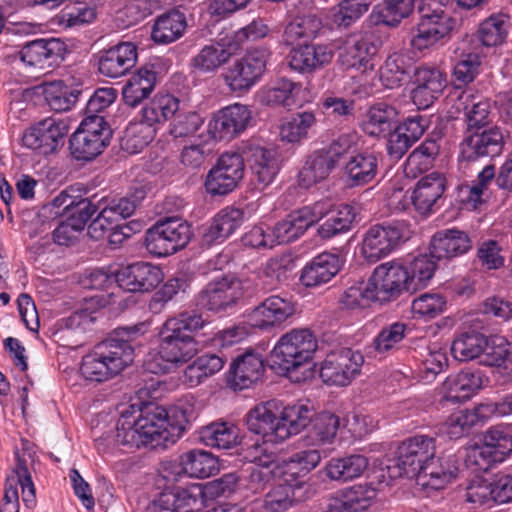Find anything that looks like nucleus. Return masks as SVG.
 <instances>
[{"label":"nucleus","mask_w":512,"mask_h":512,"mask_svg":"<svg viewBox=\"0 0 512 512\" xmlns=\"http://www.w3.org/2000/svg\"><path fill=\"white\" fill-rule=\"evenodd\" d=\"M435 440L425 435H416L404 441L398 448L395 459L380 462L375 469L379 483L406 477L415 480L423 490L445 488L456 479L458 467L452 457H435Z\"/></svg>","instance_id":"f257e3e1"},{"label":"nucleus","mask_w":512,"mask_h":512,"mask_svg":"<svg viewBox=\"0 0 512 512\" xmlns=\"http://www.w3.org/2000/svg\"><path fill=\"white\" fill-rule=\"evenodd\" d=\"M318 447L301 449L287 459H278L275 451L256 445L251 449L250 462L254 464L249 475L248 489L257 493L265 488L271 478L290 481L293 486H302L304 477L321 462Z\"/></svg>","instance_id":"f03ea898"},{"label":"nucleus","mask_w":512,"mask_h":512,"mask_svg":"<svg viewBox=\"0 0 512 512\" xmlns=\"http://www.w3.org/2000/svg\"><path fill=\"white\" fill-rule=\"evenodd\" d=\"M318 344L308 329H292L283 334L270 352L268 363L272 370L294 381L313 375L312 361Z\"/></svg>","instance_id":"7ed1b4c3"},{"label":"nucleus","mask_w":512,"mask_h":512,"mask_svg":"<svg viewBox=\"0 0 512 512\" xmlns=\"http://www.w3.org/2000/svg\"><path fill=\"white\" fill-rule=\"evenodd\" d=\"M198 352L195 338L165 321L158 329V343L145 359V368L154 374L170 373L187 364Z\"/></svg>","instance_id":"20e7f679"},{"label":"nucleus","mask_w":512,"mask_h":512,"mask_svg":"<svg viewBox=\"0 0 512 512\" xmlns=\"http://www.w3.org/2000/svg\"><path fill=\"white\" fill-rule=\"evenodd\" d=\"M134 359L135 351L128 341L110 339L83 356L80 373L87 381L105 382L119 375Z\"/></svg>","instance_id":"39448f33"},{"label":"nucleus","mask_w":512,"mask_h":512,"mask_svg":"<svg viewBox=\"0 0 512 512\" xmlns=\"http://www.w3.org/2000/svg\"><path fill=\"white\" fill-rule=\"evenodd\" d=\"M111 136L103 116L87 115L70 138L71 154L77 160H93L108 146Z\"/></svg>","instance_id":"423d86ee"},{"label":"nucleus","mask_w":512,"mask_h":512,"mask_svg":"<svg viewBox=\"0 0 512 512\" xmlns=\"http://www.w3.org/2000/svg\"><path fill=\"white\" fill-rule=\"evenodd\" d=\"M192 237L190 224L179 217H168L146 232L145 245L150 254L164 257L186 247Z\"/></svg>","instance_id":"0eeeda50"},{"label":"nucleus","mask_w":512,"mask_h":512,"mask_svg":"<svg viewBox=\"0 0 512 512\" xmlns=\"http://www.w3.org/2000/svg\"><path fill=\"white\" fill-rule=\"evenodd\" d=\"M33 463L34 459L29 451L23 450L21 453H17L15 467L6 480L4 503L0 512H19V488L26 508L33 509L35 507L36 492L30 473Z\"/></svg>","instance_id":"6e6552de"},{"label":"nucleus","mask_w":512,"mask_h":512,"mask_svg":"<svg viewBox=\"0 0 512 512\" xmlns=\"http://www.w3.org/2000/svg\"><path fill=\"white\" fill-rule=\"evenodd\" d=\"M408 234L409 228L403 222L374 225L363 234L360 254L366 261L375 263L390 255Z\"/></svg>","instance_id":"1a4fd4ad"},{"label":"nucleus","mask_w":512,"mask_h":512,"mask_svg":"<svg viewBox=\"0 0 512 512\" xmlns=\"http://www.w3.org/2000/svg\"><path fill=\"white\" fill-rule=\"evenodd\" d=\"M248 288L247 280L225 275L206 285L199 295V303L210 311L226 313L244 298Z\"/></svg>","instance_id":"9d476101"},{"label":"nucleus","mask_w":512,"mask_h":512,"mask_svg":"<svg viewBox=\"0 0 512 512\" xmlns=\"http://www.w3.org/2000/svg\"><path fill=\"white\" fill-rule=\"evenodd\" d=\"M69 130L66 121L48 117L30 127L22 135V144L39 155L55 153L63 145Z\"/></svg>","instance_id":"9b49d317"},{"label":"nucleus","mask_w":512,"mask_h":512,"mask_svg":"<svg viewBox=\"0 0 512 512\" xmlns=\"http://www.w3.org/2000/svg\"><path fill=\"white\" fill-rule=\"evenodd\" d=\"M269 57L265 48L248 51L223 74L226 85L234 92L249 90L264 74Z\"/></svg>","instance_id":"f8f14e48"},{"label":"nucleus","mask_w":512,"mask_h":512,"mask_svg":"<svg viewBox=\"0 0 512 512\" xmlns=\"http://www.w3.org/2000/svg\"><path fill=\"white\" fill-rule=\"evenodd\" d=\"M363 355L350 348L330 352L319 369L322 381L328 385L346 386L360 373Z\"/></svg>","instance_id":"ddd939ff"},{"label":"nucleus","mask_w":512,"mask_h":512,"mask_svg":"<svg viewBox=\"0 0 512 512\" xmlns=\"http://www.w3.org/2000/svg\"><path fill=\"white\" fill-rule=\"evenodd\" d=\"M65 47L56 38L37 39L23 45L19 50L8 56L9 62L27 69L51 67L63 58Z\"/></svg>","instance_id":"4468645a"},{"label":"nucleus","mask_w":512,"mask_h":512,"mask_svg":"<svg viewBox=\"0 0 512 512\" xmlns=\"http://www.w3.org/2000/svg\"><path fill=\"white\" fill-rule=\"evenodd\" d=\"M244 175V160L238 153H224L208 171L205 189L212 196L231 193Z\"/></svg>","instance_id":"2eb2a0df"},{"label":"nucleus","mask_w":512,"mask_h":512,"mask_svg":"<svg viewBox=\"0 0 512 512\" xmlns=\"http://www.w3.org/2000/svg\"><path fill=\"white\" fill-rule=\"evenodd\" d=\"M367 281L379 302L394 300L409 291L405 263L399 260L379 264Z\"/></svg>","instance_id":"dca6fc26"},{"label":"nucleus","mask_w":512,"mask_h":512,"mask_svg":"<svg viewBox=\"0 0 512 512\" xmlns=\"http://www.w3.org/2000/svg\"><path fill=\"white\" fill-rule=\"evenodd\" d=\"M296 313L295 303L279 295H271L247 314V323L261 330L279 328L288 322Z\"/></svg>","instance_id":"f3484780"},{"label":"nucleus","mask_w":512,"mask_h":512,"mask_svg":"<svg viewBox=\"0 0 512 512\" xmlns=\"http://www.w3.org/2000/svg\"><path fill=\"white\" fill-rule=\"evenodd\" d=\"M457 21L448 12L421 13L420 21L412 31L411 45L418 51L450 38Z\"/></svg>","instance_id":"a211bd4d"},{"label":"nucleus","mask_w":512,"mask_h":512,"mask_svg":"<svg viewBox=\"0 0 512 512\" xmlns=\"http://www.w3.org/2000/svg\"><path fill=\"white\" fill-rule=\"evenodd\" d=\"M246 424L251 433L261 436L263 440L262 444L256 442L248 448L246 458L249 460L251 449L254 446L259 445L271 450L269 444L282 442L277 432L280 421L279 407L275 401H267L250 409L246 415Z\"/></svg>","instance_id":"6ab92c4d"},{"label":"nucleus","mask_w":512,"mask_h":512,"mask_svg":"<svg viewBox=\"0 0 512 512\" xmlns=\"http://www.w3.org/2000/svg\"><path fill=\"white\" fill-rule=\"evenodd\" d=\"M378 50L379 43L372 36L354 34L343 43L339 59L347 69H355L365 74L374 70Z\"/></svg>","instance_id":"aec40b11"},{"label":"nucleus","mask_w":512,"mask_h":512,"mask_svg":"<svg viewBox=\"0 0 512 512\" xmlns=\"http://www.w3.org/2000/svg\"><path fill=\"white\" fill-rule=\"evenodd\" d=\"M252 112L247 105L234 103L216 113L208 124L209 134L215 140H231L249 126Z\"/></svg>","instance_id":"412c9836"},{"label":"nucleus","mask_w":512,"mask_h":512,"mask_svg":"<svg viewBox=\"0 0 512 512\" xmlns=\"http://www.w3.org/2000/svg\"><path fill=\"white\" fill-rule=\"evenodd\" d=\"M164 273L159 265L135 262L117 270L116 284L128 292H151L163 282Z\"/></svg>","instance_id":"4be33fe9"},{"label":"nucleus","mask_w":512,"mask_h":512,"mask_svg":"<svg viewBox=\"0 0 512 512\" xmlns=\"http://www.w3.org/2000/svg\"><path fill=\"white\" fill-rule=\"evenodd\" d=\"M206 504L205 488L200 483H193L185 488L165 490L153 501L156 511L202 512Z\"/></svg>","instance_id":"5701e85b"},{"label":"nucleus","mask_w":512,"mask_h":512,"mask_svg":"<svg viewBox=\"0 0 512 512\" xmlns=\"http://www.w3.org/2000/svg\"><path fill=\"white\" fill-rule=\"evenodd\" d=\"M411 96L418 109H427L442 95L447 86L446 74L434 66H420L414 72Z\"/></svg>","instance_id":"b1692460"},{"label":"nucleus","mask_w":512,"mask_h":512,"mask_svg":"<svg viewBox=\"0 0 512 512\" xmlns=\"http://www.w3.org/2000/svg\"><path fill=\"white\" fill-rule=\"evenodd\" d=\"M139 429L142 432L143 446H167L175 443L176 435L171 430L166 409L161 406L141 408Z\"/></svg>","instance_id":"393cba45"},{"label":"nucleus","mask_w":512,"mask_h":512,"mask_svg":"<svg viewBox=\"0 0 512 512\" xmlns=\"http://www.w3.org/2000/svg\"><path fill=\"white\" fill-rule=\"evenodd\" d=\"M489 383V378L480 370H462L449 375L440 388L442 398L450 402L471 399Z\"/></svg>","instance_id":"a878e982"},{"label":"nucleus","mask_w":512,"mask_h":512,"mask_svg":"<svg viewBox=\"0 0 512 512\" xmlns=\"http://www.w3.org/2000/svg\"><path fill=\"white\" fill-rule=\"evenodd\" d=\"M137 46L121 42L98 53V71L108 78L125 75L137 62Z\"/></svg>","instance_id":"bb28decb"},{"label":"nucleus","mask_w":512,"mask_h":512,"mask_svg":"<svg viewBox=\"0 0 512 512\" xmlns=\"http://www.w3.org/2000/svg\"><path fill=\"white\" fill-rule=\"evenodd\" d=\"M259 103L268 106H300L308 102V90L286 78L279 79L257 93Z\"/></svg>","instance_id":"cd10ccee"},{"label":"nucleus","mask_w":512,"mask_h":512,"mask_svg":"<svg viewBox=\"0 0 512 512\" xmlns=\"http://www.w3.org/2000/svg\"><path fill=\"white\" fill-rule=\"evenodd\" d=\"M253 174L256 187L263 190L275 180L280 171L277 152L260 146L247 147L244 151Z\"/></svg>","instance_id":"c85d7f7f"},{"label":"nucleus","mask_w":512,"mask_h":512,"mask_svg":"<svg viewBox=\"0 0 512 512\" xmlns=\"http://www.w3.org/2000/svg\"><path fill=\"white\" fill-rule=\"evenodd\" d=\"M340 141L333 143L327 151H320L311 155L299 172V184L305 188L328 177L336 166L342 151L338 147Z\"/></svg>","instance_id":"c756f323"},{"label":"nucleus","mask_w":512,"mask_h":512,"mask_svg":"<svg viewBox=\"0 0 512 512\" xmlns=\"http://www.w3.org/2000/svg\"><path fill=\"white\" fill-rule=\"evenodd\" d=\"M376 489L370 485H355L339 490L329 499L328 512H361L376 499Z\"/></svg>","instance_id":"7c9ffc66"},{"label":"nucleus","mask_w":512,"mask_h":512,"mask_svg":"<svg viewBox=\"0 0 512 512\" xmlns=\"http://www.w3.org/2000/svg\"><path fill=\"white\" fill-rule=\"evenodd\" d=\"M446 187V179L439 172H431L422 177L415 185L411 202L420 214L431 213L438 207Z\"/></svg>","instance_id":"2f4dec72"},{"label":"nucleus","mask_w":512,"mask_h":512,"mask_svg":"<svg viewBox=\"0 0 512 512\" xmlns=\"http://www.w3.org/2000/svg\"><path fill=\"white\" fill-rule=\"evenodd\" d=\"M264 373L261 356L248 352L237 357L230 365L228 383L234 390H243L258 382Z\"/></svg>","instance_id":"473e14b6"},{"label":"nucleus","mask_w":512,"mask_h":512,"mask_svg":"<svg viewBox=\"0 0 512 512\" xmlns=\"http://www.w3.org/2000/svg\"><path fill=\"white\" fill-rule=\"evenodd\" d=\"M342 265L343 261L337 254L321 253L303 267L300 281L306 287L323 285L338 274Z\"/></svg>","instance_id":"72a5a7b5"},{"label":"nucleus","mask_w":512,"mask_h":512,"mask_svg":"<svg viewBox=\"0 0 512 512\" xmlns=\"http://www.w3.org/2000/svg\"><path fill=\"white\" fill-rule=\"evenodd\" d=\"M333 52L327 45L305 44L293 48L289 53V66L292 70L313 72L331 62Z\"/></svg>","instance_id":"f704fd0d"},{"label":"nucleus","mask_w":512,"mask_h":512,"mask_svg":"<svg viewBox=\"0 0 512 512\" xmlns=\"http://www.w3.org/2000/svg\"><path fill=\"white\" fill-rule=\"evenodd\" d=\"M449 101H454L456 112H464L467 124L470 128H480L490 120L491 106L487 99L474 95L468 91L455 92L449 96Z\"/></svg>","instance_id":"c9c22d12"},{"label":"nucleus","mask_w":512,"mask_h":512,"mask_svg":"<svg viewBox=\"0 0 512 512\" xmlns=\"http://www.w3.org/2000/svg\"><path fill=\"white\" fill-rule=\"evenodd\" d=\"M471 247V239L465 232L447 229L433 236L430 252L435 259H451L467 253Z\"/></svg>","instance_id":"e433bc0d"},{"label":"nucleus","mask_w":512,"mask_h":512,"mask_svg":"<svg viewBox=\"0 0 512 512\" xmlns=\"http://www.w3.org/2000/svg\"><path fill=\"white\" fill-rule=\"evenodd\" d=\"M481 355L482 365L497 368L505 377V381H512V347L506 337L500 335L487 337V344Z\"/></svg>","instance_id":"4c0bfd02"},{"label":"nucleus","mask_w":512,"mask_h":512,"mask_svg":"<svg viewBox=\"0 0 512 512\" xmlns=\"http://www.w3.org/2000/svg\"><path fill=\"white\" fill-rule=\"evenodd\" d=\"M225 362L226 359L219 353H204L185 367L182 383L188 388H195L220 372Z\"/></svg>","instance_id":"58836bf2"},{"label":"nucleus","mask_w":512,"mask_h":512,"mask_svg":"<svg viewBox=\"0 0 512 512\" xmlns=\"http://www.w3.org/2000/svg\"><path fill=\"white\" fill-rule=\"evenodd\" d=\"M157 73L152 65H145L130 75L122 89L124 102L130 107L138 106L155 89Z\"/></svg>","instance_id":"ea45409f"},{"label":"nucleus","mask_w":512,"mask_h":512,"mask_svg":"<svg viewBox=\"0 0 512 512\" xmlns=\"http://www.w3.org/2000/svg\"><path fill=\"white\" fill-rule=\"evenodd\" d=\"M503 134L497 127L489 128L481 133H473L461 144L463 156L472 160L480 156H493L501 151Z\"/></svg>","instance_id":"a19ab883"},{"label":"nucleus","mask_w":512,"mask_h":512,"mask_svg":"<svg viewBox=\"0 0 512 512\" xmlns=\"http://www.w3.org/2000/svg\"><path fill=\"white\" fill-rule=\"evenodd\" d=\"M398 122L397 109L385 102L371 106L365 113L362 130L374 137H386Z\"/></svg>","instance_id":"79ce46f5"},{"label":"nucleus","mask_w":512,"mask_h":512,"mask_svg":"<svg viewBox=\"0 0 512 512\" xmlns=\"http://www.w3.org/2000/svg\"><path fill=\"white\" fill-rule=\"evenodd\" d=\"M370 460L360 454L331 458L323 472L332 481L348 482L360 477L368 468Z\"/></svg>","instance_id":"37998d69"},{"label":"nucleus","mask_w":512,"mask_h":512,"mask_svg":"<svg viewBox=\"0 0 512 512\" xmlns=\"http://www.w3.org/2000/svg\"><path fill=\"white\" fill-rule=\"evenodd\" d=\"M244 220V212L241 209L235 207L222 209L205 230L204 242L209 245L223 242L240 227Z\"/></svg>","instance_id":"c03bdc74"},{"label":"nucleus","mask_w":512,"mask_h":512,"mask_svg":"<svg viewBox=\"0 0 512 512\" xmlns=\"http://www.w3.org/2000/svg\"><path fill=\"white\" fill-rule=\"evenodd\" d=\"M271 480H277L278 483L266 494L264 500H254L246 505L253 507L252 512L259 507H263L265 512H284L297 502L296 491L302 486H293L290 481L277 477Z\"/></svg>","instance_id":"a18cd8bd"},{"label":"nucleus","mask_w":512,"mask_h":512,"mask_svg":"<svg viewBox=\"0 0 512 512\" xmlns=\"http://www.w3.org/2000/svg\"><path fill=\"white\" fill-rule=\"evenodd\" d=\"M378 157L371 151H360L352 154L347 160L345 175L353 186H361L372 182L378 173Z\"/></svg>","instance_id":"49530a36"},{"label":"nucleus","mask_w":512,"mask_h":512,"mask_svg":"<svg viewBox=\"0 0 512 512\" xmlns=\"http://www.w3.org/2000/svg\"><path fill=\"white\" fill-rule=\"evenodd\" d=\"M141 417V408L130 405L120 412L116 424L115 442L119 445L129 448H139L143 446V436L139 429Z\"/></svg>","instance_id":"de8ad7c7"},{"label":"nucleus","mask_w":512,"mask_h":512,"mask_svg":"<svg viewBox=\"0 0 512 512\" xmlns=\"http://www.w3.org/2000/svg\"><path fill=\"white\" fill-rule=\"evenodd\" d=\"M77 215L74 214L58 225L53 232L54 241L59 245H68L76 238V233L82 230L98 211V208L91 201L83 199L77 202Z\"/></svg>","instance_id":"09e8293b"},{"label":"nucleus","mask_w":512,"mask_h":512,"mask_svg":"<svg viewBox=\"0 0 512 512\" xmlns=\"http://www.w3.org/2000/svg\"><path fill=\"white\" fill-rule=\"evenodd\" d=\"M179 110V99L169 93H157L142 109L141 119L158 129Z\"/></svg>","instance_id":"8fccbe9b"},{"label":"nucleus","mask_w":512,"mask_h":512,"mask_svg":"<svg viewBox=\"0 0 512 512\" xmlns=\"http://www.w3.org/2000/svg\"><path fill=\"white\" fill-rule=\"evenodd\" d=\"M181 472L192 478H208L214 475L219 467L217 458L202 449H192L179 457Z\"/></svg>","instance_id":"3c124183"},{"label":"nucleus","mask_w":512,"mask_h":512,"mask_svg":"<svg viewBox=\"0 0 512 512\" xmlns=\"http://www.w3.org/2000/svg\"><path fill=\"white\" fill-rule=\"evenodd\" d=\"M312 415L311 408L302 403L287 405L279 410L280 427L277 432L281 441L299 434L312 421Z\"/></svg>","instance_id":"603ef678"},{"label":"nucleus","mask_w":512,"mask_h":512,"mask_svg":"<svg viewBox=\"0 0 512 512\" xmlns=\"http://www.w3.org/2000/svg\"><path fill=\"white\" fill-rule=\"evenodd\" d=\"M200 440L207 446L231 449L241 441L240 429L229 422H214L200 430Z\"/></svg>","instance_id":"864d4df0"},{"label":"nucleus","mask_w":512,"mask_h":512,"mask_svg":"<svg viewBox=\"0 0 512 512\" xmlns=\"http://www.w3.org/2000/svg\"><path fill=\"white\" fill-rule=\"evenodd\" d=\"M199 411L200 404L192 394L183 396L166 409L171 430L177 439L184 432L186 425L197 418Z\"/></svg>","instance_id":"5fc2aeb1"},{"label":"nucleus","mask_w":512,"mask_h":512,"mask_svg":"<svg viewBox=\"0 0 512 512\" xmlns=\"http://www.w3.org/2000/svg\"><path fill=\"white\" fill-rule=\"evenodd\" d=\"M435 257L430 253L414 257L405 264L407 286L409 291H416L427 287L432 280L437 264Z\"/></svg>","instance_id":"6e6d98bb"},{"label":"nucleus","mask_w":512,"mask_h":512,"mask_svg":"<svg viewBox=\"0 0 512 512\" xmlns=\"http://www.w3.org/2000/svg\"><path fill=\"white\" fill-rule=\"evenodd\" d=\"M187 23L184 14L172 11L159 16L153 25L151 37L158 44H168L179 39Z\"/></svg>","instance_id":"4d7b16f0"},{"label":"nucleus","mask_w":512,"mask_h":512,"mask_svg":"<svg viewBox=\"0 0 512 512\" xmlns=\"http://www.w3.org/2000/svg\"><path fill=\"white\" fill-rule=\"evenodd\" d=\"M230 46V44L220 41L205 45L192 59L193 67L204 73L216 71L219 67L228 62L232 56Z\"/></svg>","instance_id":"13d9d810"},{"label":"nucleus","mask_w":512,"mask_h":512,"mask_svg":"<svg viewBox=\"0 0 512 512\" xmlns=\"http://www.w3.org/2000/svg\"><path fill=\"white\" fill-rule=\"evenodd\" d=\"M371 0H342L326 14L327 25L333 27H348L366 13Z\"/></svg>","instance_id":"bf43d9fd"},{"label":"nucleus","mask_w":512,"mask_h":512,"mask_svg":"<svg viewBox=\"0 0 512 512\" xmlns=\"http://www.w3.org/2000/svg\"><path fill=\"white\" fill-rule=\"evenodd\" d=\"M340 429V419L333 413L323 412L312 421V426L306 436L308 445L321 447L331 444Z\"/></svg>","instance_id":"052dcab7"},{"label":"nucleus","mask_w":512,"mask_h":512,"mask_svg":"<svg viewBox=\"0 0 512 512\" xmlns=\"http://www.w3.org/2000/svg\"><path fill=\"white\" fill-rule=\"evenodd\" d=\"M322 27L321 20L313 14L299 15L293 18L285 27L283 39L287 45H293L301 40L315 38Z\"/></svg>","instance_id":"680f3d73"},{"label":"nucleus","mask_w":512,"mask_h":512,"mask_svg":"<svg viewBox=\"0 0 512 512\" xmlns=\"http://www.w3.org/2000/svg\"><path fill=\"white\" fill-rule=\"evenodd\" d=\"M411 66L410 58L403 52L389 54L379 69L383 86L392 89L401 85Z\"/></svg>","instance_id":"e2e57ef3"},{"label":"nucleus","mask_w":512,"mask_h":512,"mask_svg":"<svg viewBox=\"0 0 512 512\" xmlns=\"http://www.w3.org/2000/svg\"><path fill=\"white\" fill-rule=\"evenodd\" d=\"M316 124L311 111H303L286 118L280 127V137L287 143H300L308 137L309 130Z\"/></svg>","instance_id":"0e129e2a"},{"label":"nucleus","mask_w":512,"mask_h":512,"mask_svg":"<svg viewBox=\"0 0 512 512\" xmlns=\"http://www.w3.org/2000/svg\"><path fill=\"white\" fill-rule=\"evenodd\" d=\"M487 337L482 333L471 331L463 332L455 337L451 344V353L458 361H470L484 351Z\"/></svg>","instance_id":"69168bd1"},{"label":"nucleus","mask_w":512,"mask_h":512,"mask_svg":"<svg viewBox=\"0 0 512 512\" xmlns=\"http://www.w3.org/2000/svg\"><path fill=\"white\" fill-rule=\"evenodd\" d=\"M481 414L479 405L473 409L457 410L446 419L441 431L449 438H461L478 422L484 421Z\"/></svg>","instance_id":"338daca9"},{"label":"nucleus","mask_w":512,"mask_h":512,"mask_svg":"<svg viewBox=\"0 0 512 512\" xmlns=\"http://www.w3.org/2000/svg\"><path fill=\"white\" fill-rule=\"evenodd\" d=\"M156 132L141 118L130 122L121 140V148L129 154H137L154 139Z\"/></svg>","instance_id":"774afa93"}]
</instances>
